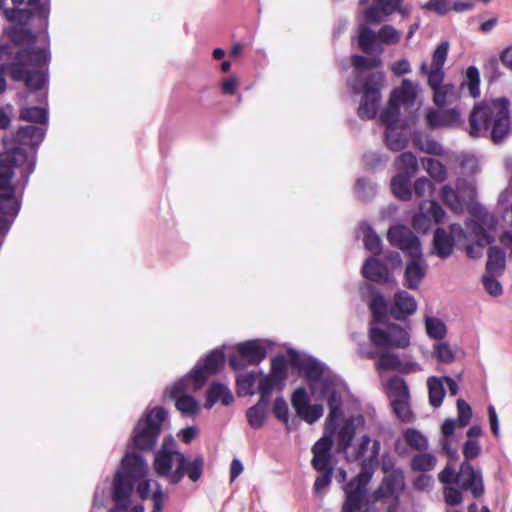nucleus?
<instances>
[{"instance_id": "37", "label": "nucleus", "mask_w": 512, "mask_h": 512, "mask_svg": "<svg viewBox=\"0 0 512 512\" xmlns=\"http://www.w3.org/2000/svg\"><path fill=\"white\" fill-rule=\"evenodd\" d=\"M262 371L259 373L256 372H247L241 375H238L236 378V386L237 392L240 396L253 395L255 393L254 385L257 380V376L261 375Z\"/></svg>"}, {"instance_id": "48", "label": "nucleus", "mask_w": 512, "mask_h": 512, "mask_svg": "<svg viewBox=\"0 0 512 512\" xmlns=\"http://www.w3.org/2000/svg\"><path fill=\"white\" fill-rule=\"evenodd\" d=\"M427 335L435 340H442L445 338L447 328L445 323L435 317H427L425 320Z\"/></svg>"}, {"instance_id": "61", "label": "nucleus", "mask_w": 512, "mask_h": 512, "mask_svg": "<svg viewBox=\"0 0 512 512\" xmlns=\"http://www.w3.org/2000/svg\"><path fill=\"white\" fill-rule=\"evenodd\" d=\"M329 430V434H324L320 439H318L314 445L312 446V453H324L331 454V449L333 446V435L331 432V428H327Z\"/></svg>"}, {"instance_id": "54", "label": "nucleus", "mask_w": 512, "mask_h": 512, "mask_svg": "<svg viewBox=\"0 0 512 512\" xmlns=\"http://www.w3.org/2000/svg\"><path fill=\"white\" fill-rule=\"evenodd\" d=\"M413 191L417 197L424 198L433 194L435 191V185L431 180L425 177H420L415 181L412 187V192Z\"/></svg>"}, {"instance_id": "62", "label": "nucleus", "mask_w": 512, "mask_h": 512, "mask_svg": "<svg viewBox=\"0 0 512 512\" xmlns=\"http://www.w3.org/2000/svg\"><path fill=\"white\" fill-rule=\"evenodd\" d=\"M273 415L284 424H289V407L283 397H277L273 404Z\"/></svg>"}, {"instance_id": "59", "label": "nucleus", "mask_w": 512, "mask_h": 512, "mask_svg": "<svg viewBox=\"0 0 512 512\" xmlns=\"http://www.w3.org/2000/svg\"><path fill=\"white\" fill-rule=\"evenodd\" d=\"M434 352L439 362L450 364L455 359V353L448 343L439 342L434 346Z\"/></svg>"}, {"instance_id": "7", "label": "nucleus", "mask_w": 512, "mask_h": 512, "mask_svg": "<svg viewBox=\"0 0 512 512\" xmlns=\"http://www.w3.org/2000/svg\"><path fill=\"white\" fill-rule=\"evenodd\" d=\"M359 76L348 82V86L354 94L362 93V99L360 101L357 114L362 120L374 119L377 115L378 108L381 102V90L385 83V73L383 71H375L369 73L363 80V83H359Z\"/></svg>"}, {"instance_id": "31", "label": "nucleus", "mask_w": 512, "mask_h": 512, "mask_svg": "<svg viewBox=\"0 0 512 512\" xmlns=\"http://www.w3.org/2000/svg\"><path fill=\"white\" fill-rule=\"evenodd\" d=\"M437 464V458L433 453L420 451L410 461L411 470L414 472H430Z\"/></svg>"}, {"instance_id": "38", "label": "nucleus", "mask_w": 512, "mask_h": 512, "mask_svg": "<svg viewBox=\"0 0 512 512\" xmlns=\"http://www.w3.org/2000/svg\"><path fill=\"white\" fill-rule=\"evenodd\" d=\"M356 427L352 419H348L338 431V447L340 451L347 452L355 437Z\"/></svg>"}, {"instance_id": "10", "label": "nucleus", "mask_w": 512, "mask_h": 512, "mask_svg": "<svg viewBox=\"0 0 512 512\" xmlns=\"http://www.w3.org/2000/svg\"><path fill=\"white\" fill-rule=\"evenodd\" d=\"M237 355L229 356V365L234 370H240L250 365H259L267 356V348L261 340H247L237 344Z\"/></svg>"}, {"instance_id": "8", "label": "nucleus", "mask_w": 512, "mask_h": 512, "mask_svg": "<svg viewBox=\"0 0 512 512\" xmlns=\"http://www.w3.org/2000/svg\"><path fill=\"white\" fill-rule=\"evenodd\" d=\"M380 448V441L375 439L372 442L371 455L360 463L359 473L343 485L344 498L357 495L359 503L370 505L368 485L378 464Z\"/></svg>"}, {"instance_id": "29", "label": "nucleus", "mask_w": 512, "mask_h": 512, "mask_svg": "<svg viewBox=\"0 0 512 512\" xmlns=\"http://www.w3.org/2000/svg\"><path fill=\"white\" fill-rule=\"evenodd\" d=\"M411 176L397 173L391 180V191L395 197L402 201L412 198Z\"/></svg>"}, {"instance_id": "56", "label": "nucleus", "mask_w": 512, "mask_h": 512, "mask_svg": "<svg viewBox=\"0 0 512 512\" xmlns=\"http://www.w3.org/2000/svg\"><path fill=\"white\" fill-rule=\"evenodd\" d=\"M483 71L489 82H495L502 76L499 60L494 56L487 59V61L484 63Z\"/></svg>"}, {"instance_id": "39", "label": "nucleus", "mask_w": 512, "mask_h": 512, "mask_svg": "<svg viewBox=\"0 0 512 512\" xmlns=\"http://www.w3.org/2000/svg\"><path fill=\"white\" fill-rule=\"evenodd\" d=\"M376 185L368 179L360 177L355 183V195L362 202L371 201L376 195Z\"/></svg>"}, {"instance_id": "49", "label": "nucleus", "mask_w": 512, "mask_h": 512, "mask_svg": "<svg viewBox=\"0 0 512 512\" xmlns=\"http://www.w3.org/2000/svg\"><path fill=\"white\" fill-rule=\"evenodd\" d=\"M400 117V107L393 105L390 101L388 107L383 110L380 114V121L386 126L385 130H389L390 128H398Z\"/></svg>"}, {"instance_id": "15", "label": "nucleus", "mask_w": 512, "mask_h": 512, "mask_svg": "<svg viewBox=\"0 0 512 512\" xmlns=\"http://www.w3.org/2000/svg\"><path fill=\"white\" fill-rule=\"evenodd\" d=\"M359 355L362 358L377 359L376 368L380 371H398L400 373H410L415 370L418 366L416 362H402L398 355L392 352H376L361 347L359 349Z\"/></svg>"}, {"instance_id": "9", "label": "nucleus", "mask_w": 512, "mask_h": 512, "mask_svg": "<svg viewBox=\"0 0 512 512\" xmlns=\"http://www.w3.org/2000/svg\"><path fill=\"white\" fill-rule=\"evenodd\" d=\"M410 327H402L399 324L389 323L386 329L371 325L369 328V340L377 348H401L410 345Z\"/></svg>"}, {"instance_id": "18", "label": "nucleus", "mask_w": 512, "mask_h": 512, "mask_svg": "<svg viewBox=\"0 0 512 512\" xmlns=\"http://www.w3.org/2000/svg\"><path fill=\"white\" fill-rule=\"evenodd\" d=\"M428 265L422 252L410 255L404 271L403 285L410 290H418L422 280L426 277Z\"/></svg>"}, {"instance_id": "45", "label": "nucleus", "mask_w": 512, "mask_h": 512, "mask_svg": "<svg viewBox=\"0 0 512 512\" xmlns=\"http://www.w3.org/2000/svg\"><path fill=\"white\" fill-rule=\"evenodd\" d=\"M351 63L354 69L360 72L380 67L382 65V60L378 55L372 58H367L363 55L353 54L351 56Z\"/></svg>"}, {"instance_id": "41", "label": "nucleus", "mask_w": 512, "mask_h": 512, "mask_svg": "<svg viewBox=\"0 0 512 512\" xmlns=\"http://www.w3.org/2000/svg\"><path fill=\"white\" fill-rule=\"evenodd\" d=\"M404 439L407 445L417 451H426L428 448V439L419 430L408 428L404 432Z\"/></svg>"}, {"instance_id": "40", "label": "nucleus", "mask_w": 512, "mask_h": 512, "mask_svg": "<svg viewBox=\"0 0 512 512\" xmlns=\"http://www.w3.org/2000/svg\"><path fill=\"white\" fill-rule=\"evenodd\" d=\"M442 201L454 212H462L464 205L459 194L449 184L444 185L440 193Z\"/></svg>"}, {"instance_id": "60", "label": "nucleus", "mask_w": 512, "mask_h": 512, "mask_svg": "<svg viewBox=\"0 0 512 512\" xmlns=\"http://www.w3.org/2000/svg\"><path fill=\"white\" fill-rule=\"evenodd\" d=\"M323 413L324 409L321 404H309L307 408L303 409V413L298 414V416L308 424H313L323 416Z\"/></svg>"}, {"instance_id": "35", "label": "nucleus", "mask_w": 512, "mask_h": 512, "mask_svg": "<svg viewBox=\"0 0 512 512\" xmlns=\"http://www.w3.org/2000/svg\"><path fill=\"white\" fill-rule=\"evenodd\" d=\"M427 385L430 405L434 408L440 407L445 396L443 382L440 378L431 376L428 378Z\"/></svg>"}, {"instance_id": "53", "label": "nucleus", "mask_w": 512, "mask_h": 512, "mask_svg": "<svg viewBox=\"0 0 512 512\" xmlns=\"http://www.w3.org/2000/svg\"><path fill=\"white\" fill-rule=\"evenodd\" d=\"M291 404L297 415L303 413V409L310 404V397L305 387H298L291 396Z\"/></svg>"}, {"instance_id": "3", "label": "nucleus", "mask_w": 512, "mask_h": 512, "mask_svg": "<svg viewBox=\"0 0 512 512\" xmlns=\"http://www.w3.org/2000/svg\"><path fill=\"white\" fill-rule=\"evenodd\" d=\"M511 129L510 101L506 97L483 100L470 112L469 134L472 137L490 136L493 143L500 144Z\"/></svg>"}, {"instance_id": "21", "label": "nucleus", "mask_w": 512, "mask_h": 512, "mask_svg": "<svg viewBox=\"0 0 512 512\" xmlns=\"http://www.w3.org/2000/svg\"><path fill=\"white\" fill-rule=\"evenodd\" d=\"M361 272L364 278L378 284L387 283L390 279L388 266L375 256H370L365 260Z\"/></svg>"}, {"instance_id": "20", "label": "nucleus", "mask_w": 512, "mask_h": 512, "mask_svg": "<svg viewBox=\"0 0 512 512\" xmlns=\"http://www.w3.org/2000/svg\"><path fill=\"white\" fill-rule=\"evenodd\" d=\"M417 310V302L411 294L405 290L397 291L389 306V315L395 320L403 321Z\"/></svg>"}, {"instance_id": "1", "label": "nucleus", "mask_w": 512, "mask_h": 512, "mask_svg": "<svg viewBox=\"0 0 512 512\" xmlns=\"http://www.w3.org/2000/svg\"><path fill=\"white\" fill-rule=\"evenodd\" d=\"M5 18L15 25L6 30L9 42H0V95L7 89L5 78L8 72L14 81H23L30 92L43 89L48 84V64L51 54L48 47L36 48L37 37L27 25L38 16L41 25L47 29L35 7L4 9Z\"/></svg>"}, {"instance_id": "33", "label": "nucleus", "mask_w": 512, "mask_h": 512, "mask_svg": "<svg viewBox=\"0 0 512 512\" xmlns=\"http://www.w3.org/2000/svg\"><path fill=\"white\" fill-rule=\"evenodd\" d=\"M460 87L461 89L467 88L469 95L473 98L480 96V72L476 66L472 65L466 69Z\"/></svg>"}, {"instance_id": "34", "label": "nucleus", "mask_w": 512, "mask_h": 512, "mask_svg": "<svg viewBox=\"0 0 512 512\" xmlns=\"http://www.w3.org/2000/svg\"><path fill=\"white\" fill-rule=\"evenodd\" d=\"M398 173L413 177L418 171V162L412 152L401 153L395 162Z\"/></svg>"}, {"instance_id": "2", "label": "nucleus", "mask_w": 512, "mask_h": 512, "mask_svg": "<svg viewBox=\"0 0 512 512\" xmlns=\"http://www.w3.org/2000/svg\"><path fill=\"white\" fill-rule=\"evenodd\" d=\"M48 126H20L0 153V232H9L22 205V194L37 162V152Z\"/></svg>"}, {"instance_id": "51", "label": "nucleus", "mask_w": 512, "mask_h": 512, "mask_svg": "<svg viewBox=\"0 0 512 512\" xmlns=\"http://www.w3.org/2000/svg\"><path fill=\"white\" fill-rule=\"evenodd\" d=\"M340 512H378L375 507L359 503L357 495L344 498Z\"/></svg>"}, {"instance_id": "16", "label": "nucleus", "mask_w": 512, "mask_h": 512, "mask_svg": "<svg viewBox=\"0 0 512 512\" xmlns=\"http://www.w3.org/2000/svg\"><path fill=\"white\" fill-rule=\"evenodd\" d=\"M389 243L402 250L404 253L413 255L421 251L419 238L406 226L394 225L387 232Z\"/></svg>"}, {"instance_id": "4", "label": "nucleus", "mask_w": 512, "mask_h": 512, "mask_svg": "<svg viewBox=\"0 0 512 512\" xmlns=\"http://www.w3.org/2000/svg\"><path fill=\"white\" fill-rule=\"evenodd\" d=\"M153 466L156 474L166 477L172 485L181 482L185 476L196 482L203 474L204 458L202 455H198L190 460L178 450L162 449L156 452Z\"/></svg>"}, {"instance_id": "6", "label": "nucleus", "mask_w": 512, "mask_h": 512, "mask_svg": "<svg viewBox=\"0 0 512 512\" xmlns=\"http://www.w3.org/2000/svg\"><path fill=\"white\" fill-rule=\"evenodd\" d=\"M167 417L168 412L162 406L146 410L135 425L127 448L143 452L153 450L161 433L162 424Z\"/></svg>"}, {"instance_id": "17", "label": "nucleus", "mask_w": 512, "mask_h": 512, "mask_svg": "<svg viewBox=\"0 0 512 512\" xmlns=\"http://www.w3.org/2000/svg\"><path fill=\"white\" fill-rule=\"evenodd\" d=\"M291 365L299 371H303L305 377L313 383L320 382L324 379L323 375L326 369L325 364L320 362L313 356L302 358L298 351L289 350Z\"/></svg>"}, {"instance_id": "27", "label": "nucleus", "mask_w": 512, "mask_h": 512, "mask_svg": "<svg viewBox=\"0 0 512 512\" xmlns=\"http://www.w3.org/2000/svg\"><path fill=\"white\" fill-rule=\"evenodd\" d=\"M358 32V45L365 54L370 55L374 52H377V54L379 55L382 53V48L376 47L378 40L377 33H375L367 25H360Z\"/></svg>"}, {"instance_id": "50", "label": "nucleus", "mask_w": 512, "mask_h": 512, "mask_svg": "<svg viewBox=\"0 0 512 512\" xmlns=\"http://www.w3.org/2000/svg\"><path fill=\"white\" fill-rule=\"evenodd\" d=\"M269 375L276 381L283 384L287 378V361L283 355L275 356L271 360V369Z\"/></svg>"}, {"instance_id": "46", "label": "nucleus", "mask_w": 512, "mask_h": 512, "mask_svg": "<svg viewBox=\"0 0 512 512\" xmlns=\"http://www.w3.org/2000/svg\"><path fill=\"white\" fill-rule=\"evenodd\" d=\"M421 73L427 75L428 77V85L433 89H439V86L444 85V71L443 68L431 67L428 69V65L425 61H423L420 65Z\"/></svg>"}, {"instance_id": "44", "label": "nucleus", "mask_w": 512, "mask_h": 512, "mask_svg": "<svg viewBox=\"0 0 512 512\" xmlns=\"http://www.w3.org/2000/svg\"><path fill=\"white\" fill-rule=\"evenodd\" d=\"M410 399L391 400V407L396 417L402 422L409 423L413 421L414 415L409 404Z\"/></svg>"}, {"instance_id": "57", "label": "nucleus", "mask_w": 512, "mask_h": 512, "mask_svg": "<svg viewBox=\"0 0 512 512\" xmlns=\"http://www.w3.org/2000/svg\"><path fill=\"white\" fill-rule=\"evenodd\" d=\"M449 51V42L441 41L435 48L432 55L431 67L443 68Z\"/></svg>"}, {"instance_id": "22", "label": "nucleus", "mask_w": 512, "mask_h": 512, "mask_svg": "<svg viewBox=\"0 0 512 512\" xmlns=\"http://www.w3.org/2000/svg\"><path fill=\"white\" fill-rule=\"evenodd\" d=\"M417 90L411 80L405 78L399 87L393 89L390 95V102L397 106L413 108L416 103Z\"/></svg>"}, {"instance_id": "36", "label": "nucleus", "mask_w": 512, "mask_h": 512, "mask_svg": "<svg viewBox=\"0 0 512 512\" xmlns=\"http://www.w3.org/2000/svg\"><path fill=\"white\" fill-rule=\"evenodd\" d=\"M421 163L423 168L427 171L429 176L435 181V182H443L446 180L447 177V170L445 165L434 158H422Z\"/></svg>"}, {"instance_id": "24", "label": "nucleus", "mask_w": 512, "mask_h": 512, "mask_svg": "<svg viewBox=\"0 0 512 512\" xmlns=\"http://www.w3.org/2000/svg\"><path fill=\"white\" fill-rule=\"evenodd\" d=\"M233 401L234 396L227 385L213 382L206 391L204 407L211 409L217 402H221L223 406H229Z\"/></svg>"}, {"instance_id": "19", "label": "nucleus", "mask_w": 512, "mask_h": 512, "mask_svg": "<svg viewBox=\"0 0 512 512\" xmlns=\"http://www.w3.org/2000/svg\"><path fill=\"white\" fill-rule=\"evenodd\" d=\"M458 484L462 489L470 490L475 498L482 496L484 493L482 473L480 470H475L469 461H463L460 464Z\"/></svg>"}, {"instance_id": "64", "label": "nucleus", "mask_w": 512, "mask_h": 512, "mask_svg": "<svg viewBox=\"0 0 512 512\" xmlns=\"http://www.w3.org/2000/svg\"><path fill=\"white\" fill-rule=\"evenodd\" d=\"M432 222L428 213L421 211L413 216L412 227L420 233H427L432 227Z\"/></svg>"}, {"instance_id": "58", "label": "nucleus", "mask_w": 512, "mask_h": 512, "mask_svg": "<svg viewBox=\"0 0 512 512\" xmlns=\"http://www.w3.org/2000/svg\"><path fill=\"white\" fill-rule=\"evenodd\" d=\"M387 160V157H384L382 154L372 151L366 152L362 157L364 168L366 170H374L379 167H382L385 165Z\"/></svg>"}, {"instance_id": "11", "label": "nucleus", "mask_w": 512, "mask_h": 512, "mask_svg": "<svg viewBox=\"0 0 512 512\" xmlns=\"http://www.w3.org/2000/svg\"><path fill=\"white\" fill-rule=\"evenodd\" d=\"M225 363V353L222 348H215L204 358L200 359L192 370L186 374L193 380V388L200 389L210 375L216 374Z\"/></svg>"}, {"instance_id": "52", "label": "nucleus", "mask_w": 512, "mask_h": 512, "mask_svg": "<svg viewBox=\"0 0 512 512\" xmlns=\"http://www.w3.org/2000/svg\"><path fill=\"white\" fill-rule=\"evenodd\" d=\"M377 34L378 41L386 45H395L401 39V33L390 24L383 25Z\"/></svg>"}, {"instance_id": "63", "label": "nucleus", "mask_w": 512, "mask_h": 512, "mask_svg": "<svg viewBox=\"0 0 512 512\" xmlns=\"http://www.w3.org/2000/svg\"><path fill=\"white\" fill-rule=\"evenodd\" d=\"M454 85L452 84H444L439 86V89H433V102L434 104L442 108L446 106L448 101V96L453 93Z\"/></svg>"}, {"instance_id": "32", "label": "nucleus", "mask_w": 512, "mask_h": 512, "mask_svg": "<svg viewBox=\"0 0 512 512\" xmlns=\"http://www.w3.org/2000/svg\"><path fill=\"white\" fill-rule=\"evenodd\" d=\"M387 392L390 400L410 399L409 388L400 376H392L387 381Z\"/></svg>"}, {"instance_id": "43", "label": "nucleus", "mask_w": 512, "mask_h": 512, "mask_svg": "<svg viewBox=\"0 0 512 512\" xmlns=\"http://www.w3.org/2000/svg\"><path fill=\"white\" fill-rule=\"evenodd\" d=\"M385 142L390 150L400 151L406 147L408 140L404 133L398 131V128H390L385 130Z\"/></svg>"}, {"instance_id": "25", "label": "nucleus", "mask_w": 512, "mask_h": 512, "mask_svg": "<svg viewBox=\"0 0 512 512\" xmlns=\"http://www.w3.org/2000/svg\"><path fill=\"white\" fill-rule=\"evenodd\" d=\"M369 309L371 311L372 322L375 324L383 323L387 314H389V307L384 295L375 287L371 289Z\"/></svg>"}, {"instance_id": "55", "label": "nucleus", "mask_w": 512, "mask_h": 512, "mask_svg": "<svg viewBox=\"0 0 512 512\" xmlns=\"http://www.w3.org/2000/svg\"><path fill=\"white\" fill-rule=\"evenodd\" d=\"M457 419H455L458 422V427H466L472 417V409L471 406L464 400V399H458L457 403Z\"/></svg>"}, {"instance_id": "13", "label": "nucleus", "mask_w": 512, "mask_h": 512, "mask_svg": "<svg viewBox=\"0 0 512 512\" xmlns=\"http://www.w3.org/2000/svg\"><path fill=\"white\" fill-rule=\"evenodd\" d=\"M449 231L438 227L434 231L433 236V253L441 259L449 258L456 244V240L465 237V231L458 223L449 225Z\"/></svg>"}, {"instance_id": "5", "label": "nucleus", "mask_w": 512, "mask_h": 512, "mask_svg": "<svg viewBox=\"0 0 512 512\" xmlns=\"http://www.w3.org/2000/svg\"><path fill=\"white\" fill-rule=\"evenodd\" d=\"M147 465L143 456L136 452L127 451L121 461L114 478L112 496L120 510H126L130 505L133 488L138 480L146 476Z\"/></svg>"}, {"instance_id": "28", "label": "nucleus", "mask_w": 512, "mask_h": 512, "mask_svg": "<svg viewBox=\"0 0 512 512\" xmlns=\"http://www.w3.org/2000/svg\"><path fill=\"white\" fill-rule=\"evenodd\" d=\"M19 119L22 121L48 126L49 112L47 107L26 106L19 110Z\"/></svg>"}, {"instance_id": "42", "label": "nucleus", "mask_w": 512, "mask_h": 512, "mask_svg": "<svg viewBox=\"0 0 512 512\" xmlns=\"http://www.w3.org/2000/svg\"><path fill=\"white\" fill-rule=\"evenodd\" d=\"M414 144L421 150L432 155H443V146L435 139L429 136L416 135L413 139Z\"/></svg>"}, {"instance_id": "14", "label": "nucleus", "mask_w": 512, "mask_h": 512, "mask_svg": "<svg viewBox=\"0 0 512 512\" xmlns=\"http://www.w3.org/2000/svg\"><path fill=\"white\" fill-rule=\"evenodd\" d=\"M197 389L193 388V380L188 376H183L173 386L165 391L169 393V397L175 400V406L182 414L190 416L198 411V402L191 396L186 394V391Z\"/></svg>"}, {"instance_id": "26", "label": "nucleus", "mask_w": 512, "mask_h": 512, "mask_svg": "<svg viewBox=\"0 0 512 512\" xmlns=\"http://www.w3.org/2000/svg\"><path fill=\"white\" fill-rule=\"evenodd\" d=\"M505 252L497 247L490 246L487 252L486 274L501 276L505 271Z\"/></svg>"}, {"instance_id": "12", "label": "nucleus", "mask_w": 512, "mask_h": 512, "mask_svg": "<svg viewBox=\"0 0 512 512\" xmlns=\"http://www.w3.org/2000/svg\"><path fill=\"white\" fill-rule=\"evenodd\" d=\"M320 394L326 398L329 414L326 418V428H331L335 433L338 421L343 417V399L341 393L336 388V383L332 378L326 377L321 381Z\"/></svg>"}, {"instance_id": "23", "label": "nucleus", "mask_w": 512, "mask_h": 512, "mask_svg": "<svg viewBox=\"0 0 512 512\" xmlns=\"http://www.w3.org/2000/svg\"><path fill=\"white\" fill-rule=\"evenodd\" d=\"M459 119L460 113L456 109H430L426 114L427 125L432 129L453 126Z\"/></svg>"}, {"instance_id": "47", "label": "nucleus", "mask_w": 512, "mask_h": 512, "mask_svg": "<svg viewBox=\"0 0 512 512\" xmlns=\"http://www.w3.org/2000/svg\"><path fill=\"white\" fill-rule=\"evenodd\" d=\"M268 410L253 405L246 411V418L251 428L258 430L265 424Z\"/></svg>"}, {"instance_id": "30", "label": "nucleus", "mask_w": 512, "mask_h": 512, "mask_svg": "<svg viewBox=\"0 0 512 512\" xmlns=\"http://www.w3.org/2000/svg\"><path fill=\"white\" fill-rule=\"evenodd\" d=\"M360 229L363 233V243L366 250L371 252L374 256L382 253V240L376 234L373 227L368 222H362Z\"/></svg>"}]
</instances>
